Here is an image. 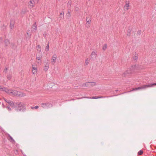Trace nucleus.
<instances>
[{"label":"nucleus","mask_w":156,"mask_h":156,"mask_svg":"<svg viewBox=\"0 0 156 156\" xmlns=\"http://www.w3.org/2000/svg\"><path fill=\"white\" fill-rule=\"evenodd\" d=\"M129 2H126V3L124 7V10H128L129 9Z\"/></svg>","instance_id":"14"},{"label":"nucleus","mask_w":156,"mask_h":156,"mask_svg":"<svg viewBox=\"0 0 156 156\" xmlns=\"http://www.w3.org/2000/svg\"><path fill=\"white\" fill-rule=\"evenodd\" d=\"M6 108L9 111H10L11 110V108H10L8 106H7Z\"/></svg>","instance_id":"31"},{"label":"nucleus","mask_w":156,"mask_h":156,"mask_svg":"<svg viewBox=\"0 0 156 156\" xmlns=\"http://www.w3.org/2000/svg\"><path fill=\"white\" fill-rule=\"evenodd\" d=\"M3 107V108L5 107V106L3 104H2Z\"/></svg>","instance_id":"36"},{"label":"nucleus","mask_w":156,"mask_h":156,"mask_svg":"<svg viewBox=\"0 0 156 156\" xmlns=\"http://www.w3.org/2000/svg\"><path fill=\"white\" fill-rule=\"evenodd\" d=\"M42 56L41 55H36V62L39 65H41L42 63L41 58Z\"/></svg>","instance_id":"6"},{"label":"nucleus","mask_w":156,"mask_h":156,"mask_svg":"<svg viewBox=\"0 0 156 156\" xmlns=\"http://www.w3.org/2000/svg\"><path fill=\"white\" fill-rule=\"evenodd\" d=\"M4 101L8 104L11 107L13 108L15 106V105L14 103L11 101H10L8 100H7L5 98H4Z\"/></svg>","instance_id":"11"},{"label":"nucleus","mask_w":156,"mask_h":156,"mask_svg":"<svg viewBox=\"0 0 156 156\" xmlns=\"http://www.w3.org/2000/svg\"><path fill=\"white\" fill-rule=\"evenodd\" d=\"M27 34L29 36H30L31 34H29V33H27Z\"/></svg>","instance_id":"35"},{"label":"nucleus","mask_w":156,"mask_h":156,"mask_svg":"<svg viewBox=\"0 0 156 156\" xmlns=\"http://www.w3.org/2000/svg\"><path fill=\"white\" fill-rule=\"evenodd\" d=\"M154 85H156V83H153L152 84H149L148 85H143L141 87H138V88H133V89L132 90V91L134 90H136L140 89H144L146 87H152Z\"/></svg>","instance_id":"4"},{"label":"nucleus","mask_w":156,"mask_h":156,"mask_svg":"<svg viewBox=\"0 0 156 156\" xmlns=\"http://www.w3.org/2000/svg\"><path fill=\"white\" fill-rule=\"evenodd\" d=\"M57 55L54 54L51 59V62L52 64H54L56 62L57 60Z\"/></svg>","instance_id":"10"},{"label":"nucleus","mask_w":156,"mask_h":156,"mask_svg":"<svg viewBox=\"0 0 156 156\" xmlns=\"http://www.w3.org/2000/svg\"><path fill=\"white\" fill-rule=\"evenodd\" d=\"M96 83L94 82H89L85 83L84 84L83 86V87H90L92 86H94L95 85Z\"/></svg>","instance_id":"8"},{"label":"nucleus","mask_w":156,"mask_h":156,"mask_svg":"<svg viewBox=\"0 0 156 156\" xmlns=\"http://www.w3.org/2000/svg\"><path fill=\"white\" fill-rule=\"evenodd\" d=\"M28 6L30 8H32L34 6L35 2L33 0H30L28 3Z\"/></svg>","instance_id":"13"},{"label":"nucleus","mask_w":156,"mask_h":156,"mask_svg":"<svg viewBox=\"0 0 156 156\" xmlns=\"http://www.w3.org/2000/svg\"><path fill=\"white\" fill-rule=\"evenodd\" d=\"M90 61V59L88 58H87L85 61V64L86 65H88Z\"/></svg>","instance_id":"27"},{"label":"nucleus","mask_w":156,"mask_h":156,"mask_svg":"<svg viewBox=\"0 0 156 156\" xmlns=\"http://www.w3.org/2000/svg\"><path fill=\"white\" fill-rule=\"evenodd\" d=\"M137 33H138L139 34H141V30L138 31L137 32Z\"/></svg>","instance_id":"33"},{"label":"nucleus","mask_w":156,"mask_h":156,"mask_svg":"<svg viewBox=\"0 0 156 156\" xmlns=\"http://www.w3.org/2000/svg\"><path fill=\"white\" fill-rule=\"evenodd\" d=\"M37 50L39 52H40L41 51V47L40 45H38L36 47Z\"/></svg>","instance_id":"21"},{"label":"nucleus","mask_w":156,"mask_h":156,"mask_svg":"<svg viewBox=\"0 0 156 156\" xmlns=\"http://www.w3.org/2000/svg\"><path fill=\"white\" fill-rule=\"evenodd\" d=\"M0 90L4 91L10 95L17 96L21 97L25 96L26 94L15 90H9L0 85Z\"/></svg>","instance_id":"1"},{"label":"nucleus","mask_w":156,"mask_h":156,"mask_svg":"<svg viewBox=\"0 0 156 156\" xmlns=\"http://www.w3.org/2000/svg\"><path fill=\"white\" fill-rule=\"evenodd\" d=\"M97 54L95 51H93L91 54V58H95Z\"/></svg>","instance_id":"18"},{"label":"nucleus","mask_w":156,"mask_h":156,"mask_svg":"<svg viewBox=\"0 0 156 156\" xmlns=\"http://www.w3.org/2000/svg\"><path fill=\"white\" fill-rule=\"evenodd\" d=\"M26 108V105L24 103H18L16 104V109L17 111H24Z\"/></svg>","instance_id":"3"},{"label":"nucleus","mask_w":156,"mask_h":156,"mask_svg":"<svg viewBox=\"0 0 156 156\" xmlns=\"http://www.w3.org/2000/svg\"><path fill=\"white\" fill-rule=\"evenodd\" d=\"M71 3L72 2L71 0H69L68 1L67 4V7L68 8H70L71 7Z\"/></svg>","instance_id":"20"},{"label":"nucleus","mask_w":156,"mask_h":156,"mask_svg":"<svg viewBox=\"0 0 156 156\" xmlns=\"http://www.w3.org/2000/svg\"><path fill=\"white\" fill-rule=\"evenodd\" d=\"M37 66L35 64L33 65L32 67V72L33 74L35 75L37 74Z\"/></svg>","instance_id":"9"},{"label":"nucleus","mask_w":156,"mask_h":156,"mask_svg":"<svg viewBox=\"0 0 156 156\" xmlns=\"http://www.w3.org/2000/svg\"><path fill=\"white\" fill-rule=\"evenodd\" d=\"M49 65V63L48 62H45L44 64V70L47 71L48 69Z\"/></svg>","instance_id":"12"},{"label":"nucleus","mask_w":156,"mask_h":156,"mask_svg":"<svg viewBox=\"0 0 156 156\" xmlns=\"http://www.w3.org/2000/svg\"><path fill=\"white\" fill-rule=\"evenodd\" d=\"M49 43H48L47 46H46L45 50L46 51H48L49 50Z\"/></svg>","instance_id":"25"},{"label":"nucleus","mask_w":156,"mask_h":156,"mask_svg":"<svg viewBox=\"0 0 156 156\" xmlns=\"http://www.w3.org/2000/svg\"><path fill=\"white\" fill-rule=\"evenodd\" d=\"M64 12H61L60 13V16L62 19L64 18Z\"/></svg>","instance_id":"23"},{"label":"nucleus","mask_w":156,"mask_h":156,"mask_svg":"<svg viewBox=\"0 0 156 156\" xmlns=\"http://www.w3.org/2000/svg\"><path fill=\"white\" fill-rule=\"evenodd\" d=\"M39 108V106H36L35 107H31V108L32 109H37Z\"/></svg>","instance_id":"29"},{"label":"nucleus","mask_w":156,"mask_h":156,"mask_svg":"<svg viewBox=\"0 0 156 156\" xmlns=\"http://www.w3.org/2000/svg\"><path fill=\"white\" fill-rule=\"evenodd\" d=\"M5 46H7L8 44H10V42L9 40L8 39H5Z\"/></svg>","instance_id":"19"},{"label":"nucleus","mask_w":156,"mask_h":156,"mask_svg":"<svg viewBox=\"0 0 156 156\" xmlns=\"http://www.w3.org/2000/svg\"><path fill=\"white\" fill-rule=\"evenodd\" d=\"M103 98V97H98L97 96H94V97H84V98H90V99H96L98 98Z\"/></svg>","instance_id":"17"},{"label":"nucleus","mask_w":156,"mask_h":156,"mask_svg":"<svg viewBox=\"0 0 156 156\" xmlns=\"http://www.w3.org/2000/svg\"><path fill=\"white\" fill-rule=\"evenodd\" d=\"M28 10L27 8H25L22 9V12L23 13H25L27 12Z\"/></svg>","instance_id":"22"},{"label":"nucleus","mask_w":156,"mask_h":156,"mask_svg":"<svg viewBox=\"0 0 156 156\" xmlns=\"http://www.w3.org/2000/svg\"><path fill=\"white\" fill-rule=\"evenodd\" d=\"M140 66H132L130 68L128 69L125 72L122 74V76L124 77L127 76L128 75L131 74L133 73L137 72V71H135L137 69H142Z\"/></svg>","instance_id":"2"},{"label":"nucleus","mask_w":156,"mask_h":156,"mask_svg":"<svg viewBox=\"0 0 156 156\" xmlns=\"http://www.w3.org/2000/svg\"><path fill=\"white\" fill-rule=\"evenodd\" d=\"M11 78V76L10 75H8L7 76V78L8 80H10Z\"/></svg>","instance_id":"30"},{"label":"nucleus","mask_w":156,"mask_h":156,"mask_svg":"<svg viewBox=\"0 0 156 156\" xmlns=\"http://www.w3.org/2000/svg\"><path fill=\"white\" fill-rule=\"evenodd\" d=\"M143 153V151L142 150L140 151L139 152H138V154L139 155H141Z\"/></svg>","instance_id":"28"},{"label":"nucleus","mask_w":156,"mask_h":156,"mask_svg":"<svg viewBox=\"0 0 156 156\" xmlns=\"http://www.w3.org/2000/svg\"><path fill=\"white\" fill-rule=\"evenodd\" d=\"M86 20L87 23H86V26L87 28L90 27V23L91 20V16H88L86 18Z\"/></svg>","instance_id":"7"},{"label":"nucleus","mask_w":156,"mask_h":156,"mask_svg":"<svg viewBox=\"0 0 156 156\" xmlns=\"http://www.w3.org/2000/svg\"><path fill=\"white\" fill-rule=\"evenodd\" d=\"M138 57L137 56H135L134 58V59L135 60H136L137 59Z\"/></svg>","instance_id":"34"},{"label":"nucleus","mask_w":156,"mask_h":156,"mask_svg":"<svg viewBox=\"0 0 156 156\" xmlns=\"http://www.w3.org/2000/svg\"><path fill=\"white\" fill-rule=\"evenodd\" d=\"M41 106L44 108H48L52 107V104L50 102H48L46 103H41Z\"/></svg>","instance_id":"5"},{"label":"nucleus","mask_w":156,"mask_h":156,"mask_svg":"<svg viewBox=\"0 0 156 156\" xmlns=\"http://www.w3.org/2000/svg\"><path fill=\"white\" fill-rule=\"evenodd\" d=\"M67 15H68V16H70V14L69 11H68V13H67Z\"/></svg>","instance_id":"32"},{"label":"nucleus","mask_w":156,"mask_h":156,"mask_svg":"<svg viewBox=\"0 0 156 156\" xmlns=\"http://www.w3.org/2000/svg\"><path fill=\"white\" fill-rule=\"evenodd\" d=\"M37 26L36 25V23H35L34 25L31 27V30L32 31H36L37 29Z\"/></svg>","instance_id":"15"},{"label":"nucleus","mask_w":156,"mask_h":156,"mask_svg":"<svg viewBox=\"0 0 156 156\" xmlns=\"http://www.w3.org/2000/svg\"><path fill=\"white\" fill-rule=\"evenodd\" d=\"M8 139L11 141L12 142H14V140L9 135V137L8 138Z\"/></svg>","instance_id":"24"},{"label":"nucleus","mask_w":156,"mask_h":156,"mask_svg":"<svg viewBox=\"0 0 156 156\" xmlns=\"http://www.w3.org/2000/svg\"><path fill=\"white\" fill-rule=\"evenodd\" d=\"M132 30V28L131 27H129L128 30L127 32V36H129L131 34V32Z\"/></svg>","instance_id":"16"},{"label":"nucleus","mask_w":156,"mask_h":156,"mask_svg":"<svg viewBox=\"0 0 156 156\" xmlns=\"http://www.w3.org/2000/svg\"><path fill=\"white\" fill-rule=\"evenodd\" d=\"M107 44H104L103 47V48H102L103 50H104V51L105 50V49L107 48Z\"/></svg>","instance_id":"26"},{"label":"nucleus","mask_w":156,"mask_h":156,"mask_svg":"<svg viewBox=\"0 0 156 156\" xmlns=\"http://www.w3.org/2000/svg\"><path fill=\"white\" fill-rule=\"evenodd\" d=\"M7 68H6V70H7Z\"/></svg>","instance_id":"37"}]
</instances>
